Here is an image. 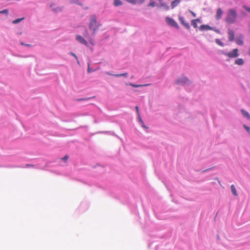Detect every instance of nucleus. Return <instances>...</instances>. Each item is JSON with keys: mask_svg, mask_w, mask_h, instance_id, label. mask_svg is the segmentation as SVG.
Listing matches in <instances>:
<instances>
[{"mask_svg": "<svg viewBox=\"0 0 250 250\" xmlns=\"http://www.w3.org/2000/svg\"><path fill=\"white\" fill-rule=\"evenodd\" d=\"M89 42L91 43V44H93V42H92V40L91 39H90V40H89Z\"/></svg>", "mask_w": 250, "mask_h": 250, "instance_id": "35", "label": "nucleus"}, {"mask_svg": "<svg viewBox=\"0 0 250 250\" xmlns=\"http://www.w3.org/2000/svg\"><path fill=\"white\" fill-rule=\"evenodd\" d=\"M160 6L165 8L166 9L168 10L169 9L168 6L165 3H161Z\"/></svg>", "mask_w": 250, "mask_h": 250, "instance_id": "22", "label": "nucleus"}, {"mask_svg": "<svg viewBox=\"0 0 250 250\" xmlns=\"http://www.w3.org/2000/svg\"><path fill=\"white\" fill-rule=\"evenodd\" d=\"M236 17V11L234 9H230L228 11L225 20L229 24H232L235 22Z\"/></svg>", "mask_w": 250, "mask_h": 250, "instance_id": "1", "label": "nucleus"}, {"mask_svg": "<svg viewBox=\"0 0 250 250\" xmlns=\"http://www.w3.org/2000/svg\"><path fill=\"white\" fill-rule=\"evenodd\" d=\"M135 109L136 110V111H137L138 114L139 115V107H138V106H136L135 107Z\"/></svg>", "mask_w": 250, "mask_h": 250, "instance_id": "32", "label": "nucleus"}, {"mask_svg": "<svg viewBox=\"0 0 250 250\" xmlns=\"http://www.w3.org/2000/svg\"><path fill=\"white\" fill-rule=\"evenodd\" d=\"M113 76L116 77H121V76H124V77H126L127 76V73H122V74H114V75H113Z\"/></svg>", "mask_w": 250, "mask_h": 250, "instance_id": "18", "label": "nucleus"}, {"mask_svg": "<svg viewBox=\"0 0 250 250\" xmlns=\"http://www.w3.org/2000/svg\"><path fill=\"white\" fill-rule=\"evenodd\" d=\"M190 13L191 14H192V15L193 16V17H196V14L195 13H194L192 11H190Z\"/></svg>", "mask_w": 250, "mask_h": 250, "instance_id": "33", "label": "nucleus"}, {"mask_svg": "<svg viewBox=\"0 0 250 250\" xmlns=\"http://www.w3.org/2000/svg\"><path fill=\"white\" fill-rule=\"evenodd\" d=\"M89 28L95 32L98 28V24L96 21V18L95 16H93L91 17V21L89 23Z\"/></svg>", "mask_w": 250, "mask_h": 250, "instance_id": "2", "label": "nucleus"}, {"mask_svg": "<svg viewBox=\"0 0 250 250\" xmlns=\"http://www.w3.org/2000/svg\"><path fill=\"white\" fill-rule=\"evenodd\" d=\"M199 29L200 31H207L212 30V28L208 25H202L200 26Z\"/></svg>", "mask_w": 250, "mask_h": 250, "instance_id": "10", "label": "nucleus"}, {"mask_svg": "<svg viewBox=\"0 0 250 250\" xmlns=\"http://www.w3.org/2000/svg\"><path fill=\"white\" fill-rule=\"evenodd\" d=\"M90 69H89L88 68V72H90Z\"/></svg>", "mask_w": 250, "mask_h": 250, "instance_id": "37", "label": "nucleus"}, {"mask_svg": "<svg viewBox=\"0 0 250 250\" xmlns=\"http://www.w3.org/2000/svg\"><path fill=\"white\" fill-rule=\"evenodd\" d=\"M90 69H89L88 68V72H90Z\"/></svg>", "mask_w": 250, "mask_h": 250, "instance_id": "36", "label": "nucleus"}, {"mask_svg": "<svg viewBox=\"0 0 250 250\" xmlns=\"http://www.w3.org/2000/svg\"><path fill=\"white\" fill-rule=\"evenodd\" d=\"M179 20L180 21L181 24L182 25H183L186 28H187V29L190 28L189 24L188 22L185 21L184 18L183 17H179Z\"/></svg>", "mask_w": 250, "mask_h": 250, "instance_id": "9", "label": "nucleus"}, {"mask_svg": "<svg viewBox=\"0 0 250 250\" xmlns=\"http://www.w3.org/2000/svg\"><path fill=\"white\" fill-rule=\"evenodd\" d=\"M130 85L131 86H132L133 87H138L144 86L143 85H135V84H130Z\"/></svg>", "mask_w": 250, "mask_h": 250, "instance_id": "27", "label": "nucleus"}, {"mask_svg": "<svg viewBox=\"0 0 250 250\" xmlns=\"http://www.w3.org/2000/svg\"><path fill=\"white\" fill-rule=\"evenodd\" d=\"M201 22L199 19H196L191 21V24L194 28H196L198 27L197 23H200Z\"/></svg>", "mask_w": 250, "mask_h": 250, "instance_id": "12", "label": "nucleus"}, {"mask_svg": "<svg viewBox=\"0 0 250 250\" xmlns=\"http://www.w3.org/2000/svg\"><path fill=\"white\" fill-rule=\"evenodd\" d=\"M156 6V4L153 1H151V2H150L148 5V6H149V7H154Z\"/></svg>", "mask_w": 250, "mask_h": 250, "instance_id": "24", "label": "nucleus"}, {"mask_svg": "<svg viewBox=\"0 0 250 250\" xmlns=\"http://www.w3.org/2000/svg\"><path fill=\"white\" fill-rule=\"evenodd\" d=\"M215 42L216 43L221 46H223L224 45V43L218 39H216Z\"/></svg>", "mask_w": 250, "mask_h": 250, "instance_id": "21", "label": "nucleus"}, {"mask_svg": "<svg viewBox=\"0 0 250 250\" xmlns=\"http://www.w3.org/2000/svg\"><path fill=\"white\" fill-rule=\"evenodd\" d=\"M114 5L115 6H118L122 5L123 3L121 0H114Z\"/></svg>", "mask_w": 250, "mask_h": 250, "instance_id": "16", "label": "nucleus"}, {"mask_svg": "<svg viewBox=\"0 0 250 250\" xmlns=\"http://www.w3.org/2000/svg\"><path fill=\"white\" fill-rule=\"evenodd\" d=\"M223 13V10L220 8H218L215 15L216 19L217 20H220L222 18Z\"/></svg>", "mask_w": 250, "mask_h": 250, "instance_id": "7", "label": "nucleus"}, {"mask_svg": "<svg viewBox=\"0 0 250 250\" xmlns=\"http://www.w3.org/2000/svg\"><path fill=\"white\" fill-rule=\"evenodd\" d=\"M138 116H139V121H140L142 123V126H143V127H145V126L144 125V123H143V121H142V119H141V117H140V115H138Z\"/></svg>", "mask_w": 250, "mask_h": 250, "instance_id": "31", "label": "nucleus"}, {"mask_svg": "<svg viewBox=\"0 0 250 250\" xmlns=\"http://www.w3.org/2000/svg\"><path fill=\"white\" fill-rule=\"evenodd\" d=\"M127 2L132 4H141L144 2V0H125Z\"/></svg>", "mask_w": 250, "mask_h": 250, "instance_id": "11", "label": "nucleus"}, {"mask_svg": "<svg viewBox=\"0 0 250 250\" xmlns=\"http://www.w3.org/2000/svg\"><path fill=\"white\" fill-rule=\"evenodd\" d=\"M68 158L69 157L68 155H65L63 158H62V160L66 162L67 161Z\"/></svg>", "mask_w": 250, "mask_h": 250, "instance_id": "25", "label": "nucleus"}, {"mask_svg": "<svg viewBox=\"0 0 250 250\" xmlns=\"http://www.w3.org/2000/svg\"><path fill=\"white\" fill-rule=\"evenodd\" d=\"M234 32L232 30L228 29V39L229 42H232L234 40Z\"/></svg>", "mask_w": 250, "mask_h": 250, "instance_id": "6", "label": "nucleus"}, {"mask_svg": "<svg viewBox=\"0 0 250 250\" xmlns=\"http://www.w3.org/2000/svg\"><path fill=\"white\" fill-rule=\"evenodd\" d=\"M24 18H20V19H17L15 20H14L13 21H12V23L13 24H17L20 22H21V21H22V20H24Z\"/></svg>", "mask_w": 250, "mask_h": 250, "instance_id": "19", "label": "nucleus"}, {"mask_svg": "<svg viewBox=\"0 0 250 250\" xmlns=\"http://www.w3.org/2000/svg\"><path fill=\"white\" fill-rule=\"evenodd\" d=\"M21 44L22 45H26V46H30V45L28 44H24V43H23L22 42L21 43Z\"/></svg>", "mask_w": 250, "mask_h": 250, "instance_id": "34", "label": "nucleus"}, {"mask_svg": "<svg viewBox=\"0 0 250 250\" xmlns=\"http://www.w3.org/2000/svg\"><path fill=\"white\" fill-rule=\"evenodd\" d=\"M70 55H72V56L74 57L76 60H78V58L77 57V56L73 53L72 52H70Z\"/></svg>", "mask_w": 250, "mask_h": 250, "instance_id": "30", "label": "nucleus"}, {"mask_svg": "<svg viewBox=\"0 0 250 250\" xmlns=\"http://www.w3.org/2000/svg\"><path fill=\"white\" fill-rule=\"evenodd\" d=\"M76 40L79 42L80 43H82L85 46H88L87 42L86 40L81 36L78 35L76 36Z\"/></svg>", "mask_w": 250, "mask_h": 250, "instance_id": "5", "label": "nucleus"}, {"mask_svg": "<svg viewBox=\"0 0 250 250\" xmlns=\"http://www.w3.org/2000/svg\"><path fill=\"white\" fill-rule=\"evenodd\" d=\"M236 43L239 45H242L243 44V36L242 35H239L237 37L235 40Z\"/></svg>", "mask_w": 250, "mask_h": 250, "instance_id": "8", "label": "nucleus"}, {"mask_svg": "<svg viewBox=\"0 0 250 250\" xmlns=\"http://www.w3.org/2000/svg\"><path fill=\"white\" fill-rule=\"evenodd\" d=\"M244 8L248 12H250V8H249L247 6H244Z\"/></svg>", "mask_w": 250, "mask_h": 250, "instance_id": "29", "label": "nucleus"}, {"mask_svg": "<svg viewBox=\"0 0 250 250\" xmlns=\"http://www.w3.org/2000/svg\"><path fill=\"white\" fill-rule=\"evenodd\" d=\"M230 188L232 194L235 196H237V193L234 186L233 185H232Z\"/></svg>", "mask_w": 250, "mask_h": 250, "instance_id": "17", "label": "nucleus"}, {"mask_svg": "<svg viewBox=\"0 0 250 250\" xmlns=\"http://www.w3.org/2000/svg\"><path fill=\"white\" fill-rule=\"evenodd\" d=\"M235 64H236L237 65H241L244 64V61L242 59L239 58V59H236L235 61Z\"/></svg>", "mask_w": 250, "mask_h": 250, "instance_id": "15", "label": "nucleus"}, {"mask_svg": "<svg viewBox=\"0 0 250 250\" xmlns=\"http://www.w3.org/2000/svg\"><path fill=\"white\" fill-rule=\"evenodd\" d=\"M244 127L246 129V130L249 133H250V127H248V126H247L246 125H244Z\"/></svg>", "mask_w": 250, "mask_h": 250, "instance_id": "26", "label": "nucleus"}, {"mask_svg": "<svg viewBox=\"0 0 250 250\" xmlns=\"http://www.w3.org/2000/svg\"><path fill=\"white\" fill-rule=\"evenodd\" d=\"M181 2V0H174L171 3V8L173 9L176 7Z\"/></svg>", "mask_w": 250, "mask_h": 250, "instance_id": "13", "label": "nucleus"}, {"mask_svg": "<svg viewBox=\"0 0 250 250\" xmlns=\"http://www.w3.org/2000/svg\"><path fill=\"white\" fill-rule=\"evenodd\" d=\"M228 57L230 58H236L238 56V50L237 48L234 49L232 51L226 54Z\"/></svg>", "mask_w": 250, "mask_h": 250, "instance_id": "3", "label": "nucleus"}, {"mask_svg": "<svg viewBox=\"0 0 250 250\" xmlns=\"http://www.w3.org/2000/svg\"><path fill=\"white\" fill-rule=\"evenodd\" d=\"M8 9H4L2 11H0V14H8Z\"/></svg>", "mask_w": 250, "mask_h": 250, "instance_id": "23", "label": "nucleus"}, {"mask_svg": "<svg viewBox=\"0 0 250 250\" xmlns=\"http://www.w3.org/2000/svg\"><path fill=\"white\" fill-rule=\"evenodd\" d=\"M88 31H87V30H86L85 31V32H84V34H83V36H84L85 37H87L88 36Z\"/></svg>", "mask_w": 250, "mask_h": 250, "instance_id": "28", "label": "nucleus"}, {"mask_svg": "<svg viewBox=\"0 0 250 250\" xmlns=\"http://www.w3.org/2000/svg\"><path fill=\"white\" fill-rule=\"evenodd\" d=\"M159 1H160V2H161L162 1V0H158Z\"/></svg>", "mask_w": 250, "mask_h": 250, "instance_id": "38", "label": "nucleus"}, {"mask_svg": "<svg viewBox=\"0 0 250 250\" xmlns=\"http://www.w3.org/2000/svg\"><path fill=\"white\" fill-rule=\"evenodd\" d=\"M166 21L168 24L170 26H172L176 28H178L179 26L177 22L172 19L170 18H166Z\"/></svg>", "mask_w": 250, "mask_h": 250, "instance_id": "4", "label": "nucleus"}, {"mask_svg": "<svg viewBox=\"0 0 250 250\" xmlns=\"http://www.w3.org/2000/svg\"><path fill=\"white\" fill-rule=\"evenodd\" d=\"M241 112L242 115L246 118H247L248 120H250V115L249 113L245 111L244 109H241Z\"/></svg>", "mask_w": 250, "mask_h": 250, "instance_id": "14", "label": "nucleus"}, {"mask_svg": "<svg viewBox=\"0 0 250 250\" xmlns=\"http://www.w3.org/2000/svg\"><path fill=\"white\" fill-rule=\"evenodd\" d=\"M188 81V79L186 78H184L183 80L179 79L177 81V83H186Z\"/></svg>", "mask_w": 250, "mask_h": 250, "instance_id": "20", "label": "nucleus"}]
</instances>
